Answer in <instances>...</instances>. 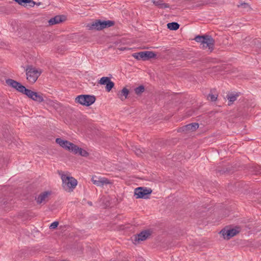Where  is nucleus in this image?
Returning a JSON list of instances; mask_svg holds the SVG:
<instances>
[{"mask_svg": "<svg viewBox=\"0 0 261 261\" xmlns=\"http://www.w3.org/2000/svg\"><path fill=\"white\" fill-rule=\"evenodd\" d=\"M59 175L62 181L63 188L65 191L70 192L77 186V180L67 173L60 172Z\"/></svg>", "mask_w": 261, "mask_h": 261, "instance_id": "obj_1", "label": "nucleus"}, {"mask_svg": "<svg viewBox=\"0 0 261 261\" xmlns=\"http://www.w3.org/2000/svg\"><path fill=\"white\" fill-rule=\"evenodd\" d=\"M95 100V96L90 95H80L77 96L75 99L76 102L87 107L92 105Z\"/></svg>", "mask_w": 261, "mask_h": 261, "instance_id": "obj_2", "label": "nucleus"}, {"mask_svg": "<svg viewBox=\"0 0 261 261\" xmlns=\"http://www.w3.org/2000/svg\"><path fill=\"white\" fill-rule=\"evenodd\" d=\"M51 195V191H44L40 192L39 194L35 196V200L37 204L43 205L49 201Z\"/></svg>", "mask_w": 261, "mask_h": 261, "instance_id": "obj_3", "label": "nucleus"}, {"mask_svg": "<svg viewBox=\"0 0 261 261\" xmlns=\"http://www.w3.org/2000/svg\"><path fill=\"white\" fill-rule=\"evenodd\" d=\"M132 56L138 60L146 61L155 57L156 54L151 51H143L134 53Z\"/></svg>", "mask_w": 261, "mask_h": 261, "instance_id": "obj_4", "label": "nucleus"}, {"mask_svg": "<svg viewBox=\"0 0 261 261\" xmlns=\"http://www.w3.org/2000/svg\"><path fill=\"white\" fill-rule=\"evenodd\" d=\"M56 142L62 148L71 152L75 151L76 148L75 144L61 138H57Z\"/></svg>", "mask_w": 261, "mask_h": 261, "instance_id": "obj_5", "label": "nucleus"}, {"mask_svg": "<svg viewBox=\"0 0 261 261\" xmlns=\"http://www.w3.org/2000/svg\"><path fill=\"white\" fill-rule=\"evenodd\" d=\"M152 190L149 188L139 187L135 190V195L136 198H148L151 193Z\"/></svg>", "mask_w": 261, "mask_h": 261, "instance_id": "obj_6", "label": "nucleus"}, {"mask_svg": "<svg viewBox=\"0 0 261 261\" xmlns=\"http://www.w3.org/2000/svg\"><path fill=\"white\" fill-rule=\"evenodd\" d=\"M91 180L93 184L99 187H103L105 185L112 184V182L110 180L104 177L93 176Z\"/></svg>", "mask_w": 261, "mask_h": 261, "instance_id": "obj_7", "label": "nucleus"}, {"mask_svg": "<svg viewBox=\"0 0 261 261\" xmlns=\"http://www.w3.org/2000/svg\"><path fill=\"white\" fill-rule=\"evenodd\" d=\"M240 231L239 227L233 228L229 229H223L220 231V233L223 237L224 239L229 240L231 237H234Z\"/></svg>", "mask_w": 261, "mask_h": 261, "instance_id": "obj_8", "label": "nucleus"}, {"mask_svg": "<svg viewBox=\"0 0 261 261\" xmlns=\"http://www.w3.org/2000/svg\"><path fill=\"white\" fill-rule=\"evenodd\" d=\"M6 82L8 86L15 89L19 92H23L22 90H24V89H23L24 88V86L15 80L8 79L6 80Z\"/></svg>", "mask_w": 261, "mask_h": 261, "instance_id": "obj_9", "label": "nucleus"}, {"mask_svg": "<svg viewBox=\"0 0 261 261\" xmlns=\"http://www.w3.org/2000/svg\"><path fill=\"white\" fill-rule=\"evenodd\" d=\"M215 44V40L211 36L205 35V39L203 41L202 45L203 48L208 47L212 51L213 50Z\"/></svg>", "mask_w": 261, "mask_h": 261, "instance_id": "obj_10", "label": "nucleus"}, {"mask_svg": "<svg viewBox=\"0 0 261 261\" xmlns=\"http://www.w3.org/2000/svg\"><path fill=\"white\" fill-rule=\"evenodd\" d=\"M150 231L148 230L143 231L135 237L134 241L135 243H139L140 241H144L150 236Z\"/></svg>", "mask_w": 261, "mask_h": 261, "instance_id": "obj_11", "label": "nucleus"}, {"mask_svg": "<svg viewBox=\"0 0 261 261\" xmlns=\"http://www.w3.org/2000/svg\"><path fill=\"white\" fill-rule=\"evenodd\" d=\"M65 19L66 17L64 15H57L50 18L48 22L49 25H53L65 21Z\"/></svg>", "mask_w": 261, "mask_h": 261, "instance_id": "obj_12", "label": "nucleus"}, {"mask_svg": "<svg viewBox=\"0 0 261 261\" xmlns=\"http://www.w3.org/2000/svg\"><path fill=\"white\" fill-rule=\"evenodd\" d=\"M199 127L198 123H192L181 127L178 130H196Z\"/></svg>", "mask_w": 261, "mask_h": 261, "instance_id": "obj_13", "label": "nucleus"}, {"mask_svg": "<svg viewBox=\"0 0 261 261\" xmlns=\"http://www.w3.org/2000/svg\"><path fill=\"white\" fill-rule=\"evenodd\" d=\"M13 1L25 8L31 7L33 4L32 0H13Z\"/></svg>", "mask_w": 261, "mask_h": 261, "instance_id": "obj_14", "label": "nucleus"}, {"mask_svg": "<svg viewBox=\"0 0 261 261\" xmlns=\"http://www.w3.org/2000/svg\"><path fill=\"white\" fill-rule=\"evenodd\" d=\"M153 4L160 9L169 8V5L164 3L163 0H152Z\"/></svg>", "mask_w": 261, "mask_h": 261, "instance_id": "obj_15", "label": "nucleus"}, {"mask_svg": "<svg viewBox=\"0 0 261 261\" xmlns=\"http://www.w3.org/2000/svg\"><path fill=\"white\" fill-rule=\"evenodd\" d=\"M45 95L40 92L34 91V101L41 103L44 101Z\"/></svg>", "mask_w": 261, "mask_h": 261, "instance_id": "obj_16", "label": "nucleus"}, {"mask_svg": "<svg viewBox=\"0 0 261 261\" xmlns=\"http://www.w3.org/2000/svg\"><path fill=\"white\" fill-rule=\"evenodd\" d=\"M129 93V90L125 87L123 88L122 90L118 93V96L121 100H124L127 98Z\"/></svg>", "mask_w": 261, "mask_h": 261, "instance_id": "obj_17", "label": "nucleus"}, {"mask_svg": "<svg viewBox=\"0 0 261 261\" xmlns=\"http://www.w3.org/2000/svg\"><path fill=\"white\" fill-rule=\"evenodd\" d=\"M76 148L75 151H72L74 154H79L84 157H87L89 155V153L86 150L79 147L77 145H76Z\"/></svg>", "mask_w": 261, "mask_h": 261, "instance_id": "obj_18", "label": "nucleus"}, {"mask_svg": "<svg viewBox=\"0 0 261 261\" xmlns=\"http://www.w3.org/2000/svg\"><path fill=\"white\" fill-rule=\"evenodd\" d=\"M101 20H96L93 22L90 27V29H95L96 30H101Z\"/></svg>", "mask_w": 261, "mask_h": 261, "instance_id": "obj_19", "label": "nucleus"}, {"mask_svg": "<svg viewBox=\"0 0 261 261\" xmlns=\"http://www.w3.org/2000/svg\"><path fill=\"white\" fill-rule=\"evenodd\" d=\"M101 30L108 28L114 25V21L111 20L101 21Z\"/></svg>", "mask_w": 261, "mask_h": 261, "instance_id": "obj_20", "label": "nucleus"}, {"mask_svg": "<svg viewBox=\"0 0 261 261\" xmlns=\"http://www.w3.org/2000/svg\"><path fill=\"white\" fill-rule=\"evenodd\" d=\"M25 71L27 79L31 82L33 79V68L31 66H29L27 68Z\"/></svg>", "mask_w": 261, "mask_h": 261, "instance_id": "obj_21", "label": "nucleus"}, {"mask_svg": "<svg viewBox=\"0 0 261 261\" xmlns=\"http://www.w3.org/2000/svg\"><path fill=\"white\" fill-rule=\"evenodd\" d=\"M167 28L170 30L176 31L179 28V24L176 22H170L167 24Z\"/></svg>", "mask_w": 261, "mask_h": 261, "instance_id": "obj_22", "label": "nucleus"}, {"mask_svg": "<svg viewBox=\"0 0 261 261\" xmlns=\"http://www.w3.org/2000/svg\"><path fill=\"white\" fill-rule=\"evenodd\" d=\"M42 70L40 68L34 67V83L37 80L39 76L42 73Z\"/></svg>", "mask_w": 261, "mask_h": 261, "instance_id": "obj_23", "label": "nucleus"}, {"mask_svg": "<svg viewBox=\"0 0 261 261\" xmlns=\"http://www.w3.org/2000/svg\"><path fill=\"white\" fill-rule=\"evenodd\" d=\"M238 94H230L227 95V97L228 101V105H231L233 102L236 101L237 100V98L238 96Z\"/></svg>", "mask_w": 261, "mask_h": 261, "instance_id": "obj_24", "label": "nucleus"}, {"mask_svg": "<svg viewBox=\"0 0 261 261\" xmlns=\"http://www.w3.org/2000/svg\"><path fill=\"white\" fill-rule=\"evenodd\" d=\"M213 90L211 91V93L207 96V99L210 98V100L212 101H215L217 99L218 94H213Z\"/></svg>", "mask_w": 261, "mask_h": 261, "instance_id": "obj_25", "label": "nucleus"}, {"mask_svg": "<svg viewBox=\"0 0 261 261\" xmlns=\"http://www.w3.org/2000/svg\"><path fill=\"white\" fill-rule=\"evenodd\" d=\"M110 80V79L109 77L103 76L100 79L98 83L100 85H106Z\"/></svg>", "mask_w": 261, "mask_h": 261, "instance_id": "obj_26", "label": "nucleus"}, {"mask_svg": "<svg viewBox=\"0 0 261 261\" xmlns=\"http://www.w3.org/2000/svg\"><path fill=\"white\" fill-rule=\"evenodd\" d=\"M24 89V90H22L23 92H21L20 93L24 94L26 95H27L29 97L33 98V91L27 89L25 87Z\"/></svg>", "mask_w": 261, "mask_h": 261, "instance_id": "obj_27", "label": "nucleus"}, {"mask_svg": "<svg viewBox=\"0 0 261 261\" xmlns=\"http://www.w3.org/2000/svg\"><path fill=\"white\" fill-rule=\"evenodd\" d=\"M114 86V83L113 82L111 81V80L109 81V82L107 83L106 86V91L108 92H110Z\"/></svg>", "mask_w": 261, "mask_h": 261, "instance_id": "obj_28", "label": "nucleus"}, {"mask_svg": "<svg viewBox=\"0 0 261 261\" xmlns=\"http://www.w3.org/2000/svg\"><path fill=\"white\" fill-rule=\"evenodd\" d=\"M144 90H145L144 87L142 85H141V86H139L138 87H137L136 88H135V93L137 95H139V94H141L142 93H143L144 91Z\"/></svg>", "mask_w": 261, "mask_h": 261, "instance_id": "obj_29", "label": "nucleus"}, {"mask_svg": "<svg viewBox=\"0 0 261 261\" xmlns=\"http://www.w3.org/2000/svg\"><path fill=\"white\" fill-rule=\"evenodd\" d=\"M205 39V35L204 36H197L195 38V40L197 42H200L202 44L203 41Z\"/></svg>", "mask_w": 261, "mask_h": 261, "instance_id": "obj_30", "label": "nucleus"}, {"mask_svg": "<svg viewBox=\"0 0 261 261\" xmlns=\"http://www.w3.org/2000/svg\"><path fill=\"white\" fill-rule=\"evenodd\" d=\"M42 1H44V0H42V1L38 2L34 1V6L35 5H36L38 7L40 6V8L41 9H44L45 8V6H44V4L43 3Z\"/></svg>", "mask_w": 261, "mask_h": 261, "instance_id": "obj_31", "label": "nucleus"}, {"mask_svg": "<svg viewBox=\"0 0 261 261\" xmlns=\"http://www.w3.org/2000/svg\"><path fill=\"white\" fill-rule=\"evenodd\" d=\"M59 225V222L58 221H55L50 224L49 225V228L50 229H54L56 228Z\"/></svg>", "mask_w": 261, "mask_h": 261, "instance_id": "obj_32", "label": "nucleus"}, {"mask_svg": "<svg viewBox=\"0 0 261 261\" xmlns=\"http://www.w3.org/2000/svg\"><path fill=\"white\" fill-rule=\"evenodd\" d=\"M238 7H243L244 8L247 9L249 8V5L246 3H241L239 5H238Z\"/></svg>", "mask_w": 261, "mask_h": 261, "instance_id": "obj_33", "label": "nucleus"}, {"mask_svg": "<svg viewBox=\"0 0 261 261\" xmlns=\"http://www.w3.org/2000/svg\"><path fill=\"white\" fill-rule=\"evenodd\" d=\"M252 45H256L257 47H261L260 44H259V41L257 39H254L251 42Z\"/></svg>", "mask_w": 261, "mask_h": 261, "instance_id": "obj_34", "label": "nucleus"}, {"mask_svg": "<svg viewBox=\"0 0 261 261\" xmlns=\"http://www.w3.org/2000/svg\"><path fill=\"white\" fill-rule=\"evenodd\" d=\"M91 129L92 130H98V128H97L96 126L94 124L92 125H91V127H90Z\"/></svg>", "mask_w": 261, "mask_h": 261, "instance_id": "obj_35", "label": "nucleus"}, {"mask_svg": "<svg viewBox=\"0 0 261 261\" xmlns=\"http://www.w3.org/2000/svg\"><path fill=\"white\" fill-rule=\"evenodd\" d=\"M137 154L138 155H139V152H136Z\"/></svg>", "mask_w": 261, "mask_h": 261, "instance_id": "obj_36", "label": "nucleus"}]
</instances>
